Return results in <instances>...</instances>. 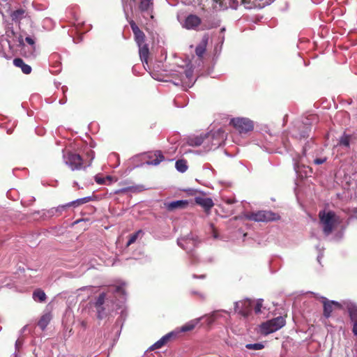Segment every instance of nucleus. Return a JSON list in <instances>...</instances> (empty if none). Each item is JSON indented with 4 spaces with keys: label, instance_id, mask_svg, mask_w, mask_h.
Returning <instances> with one entry per match:
<instances>
[{
    "label": "nucleus",
    "instance_id": "nucleus-15",
    "mask_svg": "<svg viewBox=\"0 0 357 357\" xmlns=\"http://www.w3.org/2000/svg\"><path fill=\"white\" fill-rule=\"evenodd\" d=\"M153 0H141L139 6V9L142 13H147L151 16V18L153 17L152 13L153 10Z\"/></svg>",
    "mask_w": 357,
    "mask_h": 357
},
{
    "label": "nucleus",
    "instance_id": "nucleus-37",
    "mask_svg": "<svg viewBox=\"0 0 357 357\" xmlns=\"http://www.w3.org/2000/svg\"><path fill=\"white\" fill-rule=\"evenodd\" d=\"M205 47L204 46H202V45H198L196 49H195V52H196V54L199 56V57H201L202 56V55L204 54V53L205 52Z\"/></svg>",
    "mask_w": 357,
    "mask_h": 357
},
{
    "label": "nucleus",
    "instance_id": "nucleus-43",
    "mask_svg": "<svg viewBox=\"0 0 357 357\" xmlns=\"http://www.w3.org/2000/svg\"><path fill=\"white\" fill-rule=\"evenodd\" d=\"M326 158H316L314 160V163L315 165H321V164H323L326 162Z\"/></svg>",
    "mask_w": 357,
    "mask_h": 357
},
{
    "label": "nucleus",
    "instance_id": "nucleus-53",
    "mask_svg": "<svg viewBox=\"0 0 357 357\" xmlns=\"http://www.w3.org/2000/svg\"><path fill=\"white\" fill-rule=\"evenodd\" d=\"M353 212L354 213H357V208H354Z\"/></svg>",
    "mask_w": 357,
    "mask_h": 357
},
{
    "label": "nucleus",
    "instance_id": "nucleus-12",
    "mask_svg": "<svg viewBox=\"0 0 357 357\" xmlns=\"http://www.w3.org/2000/svg\"><path fill=\"white\" fill-rule=\"evenodd\" d=\"M344 305L353 323L352 331L357 336V305L352 302H345Z\"/></svg>",
    "mask_w": 357,
    "mask_h": 357
},
{
    "label": "nucleus",
    "instance_id": "nucleus-7",
    "mask_svg": "<svg viewBox=\"0 0 357 357\" xmlns=\"http://www.w3.org/2000/svg\"><path fill=\"white\" fill-rule=\"evenodd\" d=\"M202 24V20L199 16L195 14H190L181 22V26L188 30L201 31Z\"/></svg>",
    "mask_w": 357,
    "mask_h": 357
},
{
    "label": "nucleus",
    "instance_id": "nucleus-29",
    "mask_svg": "<svg viewBox=\"0 0 357 357\" xmlns=\"http://www.w3.org/2000/svg\"><path fill=\"white\" fill-rule=\"evenodd\" d=\"M197 323H198V320L191 321L185 324V325H183L181 327V331L182 332H187V331H192V329L195 328V327Z\"/></svg>",
    "mask_w": 357,
    "mask_h": 357
},
{
    "label": "nucleus",
    "instance_id": "nucleus-50",
    "mask_svg": "<svg viewBox=\"0 0 357 357\" xmlns=\"http://www.w3.org/2000/svg\"><path fill=\"white\" fill-rule=\"evenodd\" d=\"M123 10H124L126 15H127V13H126V6H125L123 3Z\"/></svg>",
    "mask_w": 357,
    "mask_h": 357
},
{
    "label": "nucleus",
    "instance_id": "nucleus-18",
    "mask_svg": "<svg viewBox=\"0 0 357 357\" xmlns=\"http://www.w3.org/2000/svg\"><path fill=\"white\" fill-rule=\"evenodd\" d=\"M105 298H106V294L105 293H102L99 295V296L98 297V298L95 303V307L97 309L98 317L99 319H102V317L104 316V313H103L104 309L102 307V305L105 303Z\"/></svg>",
    "mask_w": 357,
    "mask_h": 357
},
{
    "label": "nucleus",
    "instance_id": "nucleus-25",
    "mask_svg": "<svg viewBox=\"0 0 357 357\" xmlns=\"http://www.w3.org/2000/svg\"><path fill=\"white\" fill-rule=\"evenodd\" d=\"M33 298L36 301L44 302L46 299V295L43 290L36 289L33 293Z\"/></svg>",
    "mask_w": 357,
    "mask_h": 357
},
{
    "label": "nucleus",
    "instance_id": "nucleus-48",
    "mask_svg": "<svg viewBox=\"0 0 357 357\" xmlns=\"http://www.w3.org/2000/svg\"><path fill=\"white\" fill-rule=\"evenodd\" d=\"M206 275H200L199 276H197V275H193V278H200V279H204L205 278Z\"/></svg>",
    "mask_w": 357,
    "mask_h": 357
},
{
    "label": "nucleus",
    "instance_id": "nucleus-4",
    "mask_svg": "<svg viewBox=\"0 0 357 357\" xmlns=\"http://www.w3.org/2000/svg\"><path fill=\"white\" fill-rule=\"evenodd\" d=\"M245 218L247 220L255 222H268L278 219L279 215L271 211H259L246 213Z\"/></svg>",
    "mask_w": 357,
    "mask_h": 357
},
{
    "label": "nucleus",
    "instance_id": "nucleus-11",
    "mask_svg": "<svg viewBox=\"0 0 357 357\" xmlns=\"http://www.w3.org/2000/svg\"><path fill=\"white\" fill-rule=\"evenodd\" d=\"M252 302L249 299L235 302L234 310L244 317H247L251 312Z\"/></svg>",
    "mask_w": 357,
    "mask_h": 357
},
{
    "label": "nucleus",
    "instance_id": "nucleus-38",
    "mask_svg": "<svg viewBox=\"0 0 357 357\" xmlns=\"http://www.w3.org/2000/svg\"><path fill=\"white\" fill-rule=\"evenodd\" d=\"M70 207L68 204L60 205L57 207H55V209L56 210L57 215H59L62 213L63 211H64L67 208Z\"/></svg>",
    "mask_w": 357,
    "mask_h": 357
},
{
    "label": "nucleus",
    "instance_id": "nucleus-26",
    "mask_svg": "<svg viewBox=\"0 0 357 357\" xmlns=\"http://www.w3.org/2000/svg\"><path fill=\"white\" fill-rule=\"evenodd\" d=\"M11 18L14 21H20L25 17V10L24 9H17L11 14Z\"/></svg>",
    "mask_w": 357,
    "mask_h": 357
},
{
    "label": "nucleus",
    "instance_id": "nucleus-21",
    "mask_svg": "<svg viewBox=\"0 0 357 357\" xmlns=\"http://www.w3.org/2000/svg\"><path fill=\"white\" fill-rule=\"evenodd\" d=\"M13 64L20 68L24 74H29L31 72V67L26 64L24 61L20 58H16L13 60Z\"/></svg>",
    "mask_w": 357,
    "mask_h": 357
},
{
    "label": "nucleus",
    "instance_id": "nucleus-2",
    "mask_svg": "<svg viewBox=\"0 0 357 357\" xmlns=\"http://www.w3.org/2000/svg\"><path fill=\"white\" fill-rule=\"evenodd\" d=\"M213 8L216 10H224L229 7L236 9L239 5H243L247 9H251L256 6L255 0H213Z\"/></svg>",
    "mask_w": 357,
    "mask_h": 357
},
{
    "label": "nucleus",
    "instance_id": "nucleus-24",
    "mask_svg": "<svg viewBox=\"0 0 357 357\" xmlns=\"http://www.w3.org/2000/svg\"><path fill=\"white\" fill-rule=\"evenodd\" d=\"M301 127H303V129L302 131H301L299 133H294V135L296 137L299 138H305L309 136V132H310V127L307 126V123H303L299 125V128Z\"/></svg>",
    "mask_w": 357,
    "mask_h": 357
},
{
    "label": "nucleus",
    "instance_id": "nucleus-19",
    "mask_svg": "<svg viewBox=\"0 0 357 357\" xmlns=\"http://www.w3.org/2000/svg\"><path fill=\"white\" fill-rule=\"evenodd\" d=\"M188 204L186 200H177L166 204V208L169 211H174L176 208H184Z\"/></svg>",
    "mask_w": 357,
    "mask_h": 357
},
{
    "label": "nucleus",
    "instance_id": "nucleus-49",
    "mask_svg": "<svg viewBox=\"0 0 357 357\" xmlns=\"http://www.w3.org/2000/svg\"><path fill=\"white\" fill-rule=\"evenodd\" d=\"M96 182L99 184H102L104 183V178H98V179H96Z\"/></svg>",
    "mask_w": 357,
    "mask_h": 357
},
{
    "label": "nucleus",
    "instance_id": "nucleus-1",
    "mask_svg": "<svg viewBox=\"0 0 357 357\" xmlns=\"http://www.w3.org/2000/svg\"><path fill=\"white\" fill-rule=\"evenodd\" d=\"M320 223L325 235L328 236L333 229L341 222V220L333 211H321L319 213Z\"/></svg>",
    "mask_w": 357,
    "mask_h": 357
},
{
    "label": "nucleus",
    "instance_id": "nucleus-46",
    "mask_svg": "<svg viewBox=\"0 0 357 357\" xmlns=\"http://www.w3.org/2000/svg\"><path fill=\"white\" fill-rule=\"evenodd\" d=\"M137 188L136 187H131V188H123L121 190H120L119 192H126L128 190H130L132 192L135 191L137 190Z\"/></svg>",
    "mask_w": 357,
    "mask_h": 357
},
{
    "label": "nucleus",
    "instance_id": "nucleus-35",
    "mask_svg": "<svg viewBox=\"0 0 357 357\" xmlns=\"http://www.w3.org/2000/svg\"><path fill=\"white\" fill-rule=\"evenodd\" d=\"M263 299H259L257 300L256 305L255 306V312L256 314H259L261 312V307L263 305Z\"/></svg>",
    "mask_w": 357,
    "mask_h": 357
},
{
    "label": "nucleus",
    "instance_id": "nucleus-6",
    "mask_svg": "<svg viewBox=\"0 0 357 357\" xmlns=\"http://www.w3.org/2000/svg\"><path fill=\"white\" fill-rule=\"evenodd\" d=\"M178 246L185 250L192 258L195 257L192 252L193 249L197 245V240L192 234H189L185 237L178 238L177 241Z\"/></svg>",
    "mask_w": 357,
    "mask_h": 357
},
{
    "label": "nucleus",
    "instance_id": "nucleus-42",
    "mask_svg": "<svg viewBox=\"0 0 357 357\" xmlns=\"http://www.w3.org/2000/svg\"><path fill=\"white\" fill-rule=\"evenodd\" d=\"M81 204H82V202L79 201V199H77L75 201H73V202H70L68 203L69 206H74V207H76Z\"/></svg>",
    "mask_w": 357,
    "mask_h": 357
},
{
    "label": "nucleus",
    "instance_id": "nucleus-13",
    "mask_svg": "<svg viewBox=\"0 0 357 357\" xmlns=\"http://www.w3.org/2000/svg\"><path fill=\"white\" fill-rule=\"evenodd\" d=\"M130 25L134 33L135 40L137 45L145 44V34L144 33V32L139 29L138 26L133 20H131L130 22Z\"/></svg>",
    "mask_w": 357,
    "mask_h": 357
},
{
    "label": "nucleus",
    "instance_id": "nucleus-8",
    "mask_svg": "<svg viewBox=\"0 0 357 357\" xmlns=\"http://www.w3.org/2000/svg\"><path fill=\"white\" fill-rule=\"evenodd\" d=\"M227 135L224 130L219 129L216 132L208 135L206 137V140H212L211 146L207 148L206 151H208L211 149H215L218 148L226 139Z\"/></svg>",
    "mask_w": 357,
    "mask_h": 357
},
{
    "label": "nucleus",
    "instance_id": "nucleus-52",
    "mask_svg": "<svg viewBox=\"0 0 357 357\" xmlns=\"http://www.w3.org/2000/svg\"><path fill=\"white\" fill-rule=\"evenodd\" d=\"M227 203H229V204H233V203H234V201H233V200H228V201H227Z\"/></svg>",
    "mask_w": 357,
    "mask_h": 357
},
{
    "label": "nucleus",
    "instance_id": "nucleus-33",
    "mask_svg": "<svg viewBox=\"0 0 357 357\" xmlns=\"http://www.w3.org/2000/svg\"><path fill=\"white\" fill-rule=\"evenodd\" d=\"M142 234V231L141 230H139L138 231L135 232V234H132L126 244L127 246H129L131 244H132L133 243L135 242V241L137 240L139 234Z\"/></svg>",
    "mask_w": 357,
    "mask_h": 357
},
{
    "label": "nucleus",
    "instance_id": "nucleus-9",
    "mask_svg": "<svg viewBox=\"0 0 357 357\" xmlns=\"http://www.w3.org/2000/svg\"><path fill=\"white\" fill-rule=\"evenodd\" d=\"M321 301L324 305V315L325 317L328 318L331 312L335 308H346L344 305L345 302H349V301H343L342 303L334 301H328L326 298L321 296Z\"/></svg>",
    "mask_w": 357,
    "mask_h": 357
},
{
    "label": "nucleus",
    "instance_id": "nucleus-23",
    "mask_svg": "<svg viewBox=\"0 0 357 357\" xmlns=\"http://www.w3.org/2000/svg\"><path fill=\"white\" fill-rule=\"evenodd\" d=\"M52 319V314L50 312L44 314L38 321V326L43 331L46 328Z\"/></svg>",
    "mask_w": 357,
    "mask_h": 357
},
{
    "label": "nucleus",
    "instance_id": "nucleus-54",
    "mask_svg": "<svg viewBox=\"0 0 357 357\" xmlns=\"http://www.w3.org/2000/svg\"><path fill=\"white\" fill-rule=\"evenodd\" d=\"M321 256L319 255L318 257H317V260L319 261H320V259H321Z\"/></svg>",
    "mask_w": 357,
    "mask_h": 357
},
{
    "label": "nucleus",
    "instance_id": "nucleus-51",
    "mask_svg": "<svg viewBox=\"0 0 357 357\" xmlns=\"http://www.w3.org/2000/svg\"><path fill=\"white\" fill-rule=\"evenodd\" d=\"M225 31V28L223 27V28L221 29L220 32L221 33H224Z\"/></svg>",
    "mask_w": 357,
    "mask_h": 357
},
{
    "label": "nucleus",
    "instance_id": "nucleus-55",
    "mask_svg": "<svg viewBox=\"0 0 357 357\" xmlns=\"http://www.w3.org/2000/svg\"><path fill=\"white\" fill-rule=\"evenodd\" d=\"M107 180H112V177L111 176H107Z\"/></svg>",
    "mask_w": 357,
    "mask_h": 357
},
{
    "label": "nucleus",
    "instance_id": "nucleus-16",
    "mask_svg": "<svg viewBox=\"0 0 357 357\" xmlns=\"http://www.w3.org/2000/svg\"><path fill=\"white\" fill-rule=\"evenodd\" d=\"M148 158L149 160H148L146 163L149 165L155 166L159 165L165 159V157L160 151H156L154 153L149 154Z\"/></svg>",
    "mask_w": 357,
    "mask_h": 357
},
{
    "label": "nucleus",
    "instance_id": "nucleus-22",
    "mask_svg": "<svg viewBox=\"0 0 357 357\" xmlns=\"http://www.w3.org/2000/svg\"><path fill=\"white\" fill-rule=\"evenodd\" d=\"M139 56L142 61L147 63V59L149 54L148 45L146 44H142L138 45Z\"/></svg>",
    "mask_w": 357,
    "mask_h": 357
},
{
    "label": "nucleus",
    "instance_id": "nucleus-20",
    "mask_svg": "<svg viewBox=\"0 0 357 357\" xmlns=\"http://www.w3.org/2000/svg\"><path fill=\"white\" fill-rule=\"evenodd\" d=\"M193 71L191 69L185 70V79L182 78L181 82L183 86L185 88H190L195 84V80H192Z\"/></svg>",
    "mask_w": 357,
    "mask_h": 357
},
{
    "label": "nucleus",
    "instance_id": "nucleus-45",
    "mask_svg": "<svg viewBox=\"0 0 357 357\" xmlns=\"http://www.w3.org/2000/svg\"><path fill=\"white\" fill-rule=\"evenodd\" d=\"M90 200H91V197H86L79 199V201L82 202V204L89 202Z\"/></svg>",
    "mask_w": 357,
    "mask_h": 357
},
{
    "label": "nucleus",
    "instance_id": "nucleus-3",
    "mask_svg": "<svg viewBox=\"0 0 357 357\" xmlns=\"http://www.w3.org/2000/svg\"><path fill=\"white\" fill-rule=\"evenodd\" d=\"M285 324L286 321L284 317H275L262 323L259 326L260 333L264 335H267L278 331L282 328Z\"/></svg>",
    "mask_w": 357,
    "mask_h": 357
},
{
    "label": "nucleus",
    "instance_id": "nucleus-10",
    "mask_svg": "<svg viewBox=\"0 0 357 357\" xmlns=\"http://www.w3.org/2000/svg\"><path fill=\"white\" fill-rule=\"evenodd\" d=\"M231 123L239 132H247L253 128L252 122L246 118L233 119Z\"/></svg>",
    "mask_w": 357,
    "mask_h": 357
},
{
    "label": "nucleus",
    "instance_id": "nucleus-47",
    "mask_svg": "<svg viewBox=\"0 0 357 357\" xmlns=\"http://www.w3.org/2000/svg\"><path fill=\"white\" fill-rule=\"evenodd\" d=\"M22 344V342L20 340H17L15 342V347L16 348H18Z\"/></svg>",
    "mask_w": 357,
    "mask_h": 357
},
{
    "label": "nucleus",
    "instance_id": "nucleus-32",
    "mask_svg": "<svg viewBox=\"0 0 357 357\" xmlns=\"http://www.w3.org/2000/svg\"><path fill=\"white\" fill-rule=\"evenodd\" d=\"M220 317V311H214L212 314L208 316V321L209 324L213 322L215 319H218Z\"/></svg>",
    "mask_w": 357,
    "mask_h": 357
},
{
    "label": "nucleus",
    "instance_id": "nucleus-41",
    "mask_svg": "<svg viewBox=\"0 0 357 357\" xmlns=\"http://www.w3.org/2000/svg\"><path fill=\"white\" fill-rule=\"evenodd\" d=\"M163 346H164V344H163L162 341V340H160V339L158 341H157L155 343H154V344H153L150 347V349H151V350H154V349H160V348H161V347H163Z\"/></svg>",
    "mask_w": 357,
    "mask_h": 357
},
{
    "label": "nucleus",
    "instance_id": "nucleus-27",
    "mask_svg": "<svg viewBox=\"0 0 357 357\" xmlns=\"http://www.w3.org/2000/svg\"><path fill=\"white\" fill-rule=\"evenodd\" d=\"M205 141H206V137L204 138L200 136V137H196L190 139L188 141V144L190 146H200L201 144H202L203 143L206 144Z\"/></svg>",
    "mask_w": 357,
    "mask_h": 357
},
{
    "label": "nucleus",
    "instance_id": "nucleus-28",
    "mask_svg": "<svg viewBox=\"0 0 357 357\" xmlns=\"http://www.w3.org/2000/svg\"><path fill=\"white\" fill-rule=\"evenodd\" d=\"M175 167L176 169L181 173L185 172L188 169L186 162L183 160H177L176 162Z\"/></svg>",
    "mask_w": 357,
    "mask_h": 357
},
{
    "label": "nucleus",
    "instance_id": "nucleus-44",
    "mask_svg": "<svg viewBox=\"0 0 357 357\" xmlns=\"http://www.w3.org/2000/svg\"><path fill=\"white\" fill-rule=\"evenodd\" d=\"M87 155L89 157L91 158V160H90V162L89 164L88 165V166H90L91 165V161L93 160V159L94 158V156H95V154H94V152L93 151H89L88 153H87Z\"/></svg>",
    "mask_w": 357,
    "mask_h": 357
},
{
    "label": "nucleus",
    "instance_id": "nucleus-30",
    "mask_svg": "<svg viewBox=\"0 0 357 357\" xmlns=\"http://www.w3.org/2000/svg\"><path fill=\"white\" fill-rule=\"evenodd\" d=\"M245 348L249 350H261L264 348V345L261 342L245 344Z\"/></svg>",
    "mask_w": 357,
    "mask_h": 357
},
{
    "label": "nucleus",
    "instance_id": "nucleus-31",
    "mask_svg": "<svg viewBox=\"0 0 357 357\" xmlns=\"http://www.w3.org/2000/svg\"><path fill=\"white\" fill-rule=\"evenodd\" d=\"M339 144L340 146L349 148L350 145V136L347 135H343L339 140Z\"/></svg>",
    "mask_w": 357,
    "mask_h": 357
},
{
    "label": "nucleus",
    "instance_id": "nucleus-14",
    "mask_svg": "<svg viewBox=\"0 0 357 357\" xmlns=\"http://www.w3.org/2000/svg\"><path fill=\"white\" fill-rule=\"evenodd\" d=\"M221 21L220 19L211 17H206L202 21V27L200 28L201 31H205L211 29L213 28H217L220 25Z\"/></svg>",
    "mask_w": 357,
    "mask_h": 357
},
{
    "label": "nucleus",
    "instance_id": "nucleus-17",
    "mask_svg": "<svg viewBox=\"0 0 357 357\" xmlns=\"http://www.w3.org/2000/svg\"><path fill=\"white\" fill-rule=\"evenodd\" d=\"M195 202L204 208L206 211H209L214 205L211 198L204 197H196Z\"/></svg>",
    "mask_w": 357,
    "mask_h": 357
},
{
    "label": "nucleus",
    "instance_id": "nucleus-40",
    "mask_svg": "<svg viewBox=\"0 0 357 357\" xmlns=\"http://www.w3.org/2000/svg\"><path fill=\"white\" fill-rule=\"evenodd\" d=\"M114 293L119 295H124L125 291L122 287L118 286L112 288Z\"/></svg>",
    "mask_w": 357,
    "mask_h": 357
},
{
    "label": "nucleus",
    "instance_id": "nucleus-36",
    "mask_svg": "<svg viewBox=\"0 0 357 357\" xmlns=\"http://www.w3.org/2000/svg\"><path fill=\"white\" fill-rule=\"evenodd\" d=\"M26 42L31 45V52L30 54H33V51L35 50V41L34 39L31 37H26L25 38Z\"/></svg>",
    "mask_w": 357,
    "mask_h": 357
},
{
    "label": "nucleus",
    "instance_id": "nucleus-5",
    "mask_svg": "<svg viewBox=\"0 0 357 357\" xmlns=\"http://www.w3.org/2000/svg\"><path fill=\"white\" fill-rule=\"evenodd\" d=\"M63 158L66 165L73 171L85 168V167L83 166V159L79 154L68 152L66 154L64 153Z\"/></svg>",
    "mask_w": 357,
    "mask_h": 357
},
{
    "label": "nucleus",
    "instance_id": "nucleus-34",
    "mask_svg": "<svg viewBox=\"0 0 357 357\" xmlns=\"http://www.w3.org/2000/svg\"><path fill=\"white\" fill-rule=\"evenodd\" d=\"M176 335L174 332H170L165 335H164L162 337L160 338V340L162 341L164 345L167 343V342L173 337H175Z\"/></svg>",
    "mask_w": 357,
    "mask_h": 357
},
{
    "label": "nucleus",
    "instance_id": "nucleus-39",
    "mask_svg": "<svg viewBox=\"0 0 357 357\" xmlns=\"http://www.w3.org/2000/svg\"><path fill=\"white\" fill-rule=\"evenodd\" d=\"M44 215L48 218L52 217L54 215H57V213H56V210L55 209V207L46 211V212L44 213Z\"/></svg>",
    "mask_w": 357,
    "mask_h": 357
}]
</instances>
